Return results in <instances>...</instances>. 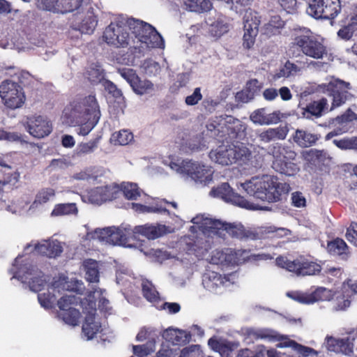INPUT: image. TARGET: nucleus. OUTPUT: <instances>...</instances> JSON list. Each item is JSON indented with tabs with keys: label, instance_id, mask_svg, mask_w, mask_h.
Returning a JSON list of instances; mask_svg holds the SVG:
<instances>
[{
	"label": "nucleus",
	"instance_id": "obj_1",
	"mask_svg": "<svg viewBox=\"0 0 357 357\" xmlns=\"http://www.w3.org/2000/svg\"><path fill=\"white\" fill-rule=\"evenodd\" d=\"M132 35L140 43L141 47L164 48L161 35L151 24L135 19L116 20L112 22L103 33V39L109 45L119 47L130 44Z\"/></svg>",
	"mask_w": 357,
	"mask_h": 357
},
{
	"label": "nucleus",
	"instance_id": "obj_2",
	"mask_svg": "<svg viewBox=\"0 0 357 357\" xmlns=\"http://www.w3.org/2000/svg\"><path fill=\"white\" fill-rule=\"evenodd\" d=\"M97 301L100 310L109 312L111 310L110 303L105 296V291L99 288L90 291L80 302L83 312L86 314L82 326V333L87 340L95 337L102 330L100 323L95 317Z\"/></svg>",
	"mask_w": 357,
	"mask_h": 357
},
{
	"label": "nucleus",
	"instance_id": "obj_3",
	"mask_svg": "<svg viewBox=\"0 0 357 357\" xmlns=\"http://www.w3.org/2000/svg\"><path fill=\"white\" fill-rule=\"evenodd\" d=\"M210 160L220 166L234 164L238 166H255L250 149L243 144H221L212 149L208 154Z\"/></svg>",
	"mask_w": 357,
	"mask_h": 357
},
{
	"label": "nucleus",
	"instance_id": "obj_4",
	"mask_svg": "<svg viewBox=\"0 0 357 357\" xmlns=\"http://www.w3.org/2000/svg\"><path fill=\"white\" fill-rule=\"evenodd\" d=\"M280 183L276 177L271 175H262L252 177L241 183L245 192L256 199L274 202L280 199Z\"/></svg>",
	"mask_w": 357,
	"mask_h": 357
},
{
	"label": "nucleus",
	"instance_id": "obj_5",
	"mask_svg": "<svg viewBox=\"0 0 357 357\" xmlns=\"http://www.w3.org/2000/svg\"><path fill=\"white\" fill-rule=\"evenodd\" d=\"M100 110L96 99L93 96L76 104L71 112L72 123L80 126L78 134L86 135L93 129L100 118Z\"/></svg>",
	"mask_w": 357,
	"mask_h": 357
},
{
	"label": "nucleus",
	"instance_id": "obj_6",
	"mask_svg": "<svg viewBox=\"0 0 357 357\" xmlns=\"http://www.w3.org/2000/svg\"><path fill=\"white\" fill-rule=\"evenodd\" d=\"M194 226L192 229H198L206 235L225 236L228 234L231 236L242 238L245 236L241 225H228L219 220L212 218L209 215H197L192 219Z\"/></svg>",
	"mask_w": 357,
	"mask_h": 357
},
{
	"label": "nucleus",
	"instance_id": "obj_7",
	"mask_svg": "<svg viewBox=\"0 0 357 357\" xmlns=\"http://www.w3.org/2000/svg\"><path fill=\"white\" fill-rule=\"evenodd\" d=\"M170 167L185 180L194 181L197 184L206 185L213 180L211 167L197 161L185 160L172 162Z\"/></svg>",
	"mask_w": 357,
	"mask_h": 357
},
{
	"label": "nucleus",
	"instance_id": "obj_8",
	"mask_svg": "<svg viewBox=\"0 0 357 357\" xmlns=\"http://www.w3.org/2000/svg\"><path fill=\"white\" fill-rule=\"evenodd\" d=\"M84 289L83 283L77 280H67L65 276L55 279L51 286L47 287V294L40 293L38 296L40 305L46 309L51 308L55 301L56 294L61 291L80 292Z\"/></svg>",
	"mask_w": 357,
	"mask_h": 357
},
{
	"label": "nucleus",
	"instance_id": "obj_9",
	"mask_svg": "<svg viewBox=\"0 0 357 357\" xmlns=\"http://www.w3.org/2000/svg\"><path fill=\"white\" fill-rule=\"evenodd\" d=\"M22 261L21 257H17L13 265L11 271L13 273V278H17L23 283H28L29 288L33 291H41L46 285L45 280L43 279V273L37 268L21 264Z\"/></svg>",
	"mask_w": 357,
	"mask_h": 357
},
{
	"label": "nucleus",
	"instance_id": "obj_10",
	"mask_svg": "<svg viewBox=\"0 0 357 357\" xmlns=\"http://www.w3.org/2000/svg\"><path fill=\"white\" fill-rule=\"evenodd\" d=\"M131 233L128 228L109 227L88 232L86 236L89 239H96L106 244L131 248L132 245L128 243Z\"/></svg>",
	"mask_w": 357,
	"mask_h": 357
},
{
	"label": "nucleus",
	"instance_id": "obj_11",
	"mask_svg": "<svg viewBox=\"0 0 357 357\" xmlns=\"http://www.w3.org/2000/svg\"><path fill=\"white\" fill-rule=\"evenodd\" d=\"M273 167L275 171L287 176H293L298 172L299 167L294 162L296 153L290 148L277 145L273 148Z\"/></svg>",
	"mask_w": 357,
	"mask_h": 357
},
{
	"label": "nucleus",
	"instance_id": "obj_12",
	"mask_svg": "<svg viewBox=\"0 0 357 357\" xmlns=\"http://www.w3.org/2000/svg\"><path fill=\"white\" fill-rule=\"evenodd\" d=\"M319 90L328 93L332 97V105L330 110L340 107L351 98L348 90L351 89L350 84L340 79L331 77L318 86Z\"/></svg>",
	"mask_w": 357,
	"mask_h": 357
},
{
	"label": "nucleus",
	"instance_id": "obj_13",
	"mask_svg": "<svg viewBox=\"0 0 357 357\" xmlns=\"http://www.w3.org/2000/svg\"><path fill=\"white\" fill-rule=\"evenodd\" d=\"M278 266L295 273L296 275H314L321 271V267L317 262L310 261L303 257H298L293 261L284 257L276 259Z\"/></svg>",
	"mask_w": 357,
	"mask_h": 357
},
{
	"label": "nucleus",
	"instance_id": "obj_14",
	"mask_svg": "<svg viewBox=\"0 0 357 357\" xmlns=\"http://www.w3.org/2000/svg\"><path fill=\"white\" fill-rule=\"evenodd\" d=\"M296 45L301 47L302 52L307 56L321 59L327 54V50L324 45L323 39L312 35L310 30H306L305 34L295 39Z\"/></svg>",
	"mask_w": 357,
	"mask_h": 357
},
{
	"label": "nucleus",
	"instance_id": "obj_15",
	"mask_svg": "<svg viewBox=\"0 0 357 357\" xmlns=\"http://www.w3.org/2000/svg\"><path fill=\"white\" fill-rule=\"evenodd\" d=\"M0 97L3 103L10 109L21 107L26 100L22 87L9 80L3 81L0 84Z\"/></svg>",
	"mask_w": 357,
	"mask_h": 357
},
{
	"label": "nucleus",
	"instance_id": "obj_16",
	"mask_svg": "<svg viewBox=\"0 0 357 357\" xmlns=\"http://www.w3.org/2000/svg\"><path fill=\"white\" fill-rule=\"evenodd\" d=\"M98 22L97 9L89 3L77 13L72 28L83 34H92Z\"/></svg>",
	"mask_w": 357,
	"mask_h": 357
},
{
	"label": "nucleus",
	"instance_id": "obj_17",
	"mask_svg": "<svg viewBox=\"0 0 357 357\" xmlns=\"http://www.w3.org/2000/svg\"><path fill=\"white\" fill-rule=\"evenodd\" d=\"M341 10L340 0H312L307 13L316 19H334Z\"/></svg>",
	"mask_w": 357,
	"mask_h": 357
},
{
	"label": "nucleus",
	"instance_id": "obj_18",
	"mask_svg": "<svg viewBox=\"0 0 357 357\" xmlns=\"http://www.w3.org/2000/svg\"><path fill=\"white\" fill-rule=\"evenodd\" d=\"M210 195L214 197L221 198L227 202H230L241 208L250 210L262 209L258 204L246 200L244 197L233 192L230 186L225 183L210 192Z\"/></svg>",
	"mask_w": 357,
	"mask_h": 357
},
{
	"label": "nucleus",
	"instance_id": "obj_19",
	"mask_svg": "<svg viewBox=\"0 0 357 357\" xmlns=\"http://www.w3.org/2000/svg\"><path fill=\"white\" fill-rule=\"evenodd\" d=\"M259 336L261 338H268L270 340H279L280 342L277 344V347L280 348L291 347L300 355L307 357L309 356H317L318 352L310 347L303 346L298 344L294 340H291L287 337H284L280 335L275 331L264 329L259 332Z\"/></svg>",
	"mask_w": 357,
	"mask_h": 357
},
{
	"label": "nucleus",
	"instance_id": "obj_20",
	"mask_svg": "<svg viewBox=\"0 0 357 357\" xmlns=\"http://www.w3.org/2000/svg\"><path fill=\"white\" fill-rule=\"evenodd\" d=\"M77 298L74 295H66L58 301V306L61 310L59 317L63 321L70 326H77L79 322L80 313L76 308Z\"/></svg>",
	"mask_w": 357,
	"mask_h": 357
},
{
	"label": "nucleus",
	"instance_id": "obj_21",
	"mask_svg": "<svg viewBox=\"0 0 357 357\" xmlns=\"http://www.w3.org/2000/svg\"><path fill=\"white\" fill-rule=\"evenodd\" d=\"M119 195V188L117 184L112 183L94 188L88 192L86 196L82 197L84 202L91 204H101L105 202L116 199Z\"/></svg>",
	"mask_w": 357,
	"mask_h": 357
},
{
	"label": "nucleus",
	"instance_id": "obj_22",
	"mask_svg": "<svg viewBox=\"0 0 357 357\" xmlns=\"http://www.w3.org/2000/svg\"><path fill=\"white\" fill-rule=\"evenodd\" d=\"M331 290L325 287H318L312 292L290 291L287 296L291 299L303 304H312L318 301H331L333 298Z\"/></svg>",
	"mask_w": 357,
	"mask_h": 357
},
{
	"label": "nucleus",
	"instance_id": "obj_23",
	"mask_svg": "<svg viewBox=\"0 0 357 357\" xmlns=\"http://www.w3.org/2000/svg\"><path fill=\"white\" fill-rule=\"evenodd\" d=\"M25 251L35 252L36 254L56 257L63 252L61 242L54 239L43 240L40 242L31 243L25 247Z\"/></svg>",
	"mask_w": 357,
	"mask_h": 357
},
{
	"label": "nucleus",
	"instance_id": "obj_24",
	"mask_svg": "<svg viewBox=\"0 0 357 357\" xmlns=\"http://www.w3.org/2000/svg\"><path fill=\"white\" fill-rule=\"evenodd\" d=\"M236 275L232 273L228 276H222L215 271H208L204 275L202 284L209 291L217 293L222 287H228L234 283Z\"/></svg>",
	"mask_w": 357,
	"mask_h": 357
},
{
	"label": "nucleus",
	"instance_id": "obj_25",
	"mask_svg": "<svg viewBox=\"0 0 357 357\" xmlns=\"http://www.w3.org/2000/svg\"><path fill=\"white\" fill-rule=\"evenodd\" d=\"M121 75L127 80L137 94H147L155 90L154 84L151 81L140 79L132 69L122 70Z\"/></svg>",
	"mask_w": 357,
	"mask_h": 357
},
{
	"label": "nucleus",
	"instance_id": "obj_26",
	"mask_svg": "<svg viewBox=\"0 0 357 357\" xmlns=\"http://www.w3.org/2000/svg\"><path fill=\"white\" fill-rule=\"evenodd\" d=\"M27 130L30 135L36 138L47 136L52 131L51 123L41 116H33L28 119Z\"/></svg>",
	"mask_w": 357,
	"mask_h": 357
},
{
	"label": "nucleus",
	"instance_id": "obj_27",
	"mask_svg": "<svg viewBox=\"0 0 357 357\" xmlns=\"http://www.w3.org/2000/svg\"><path fill=\"white\" fill-rule=\"evenodd\" d=\"M259 24V21L256 17L252 16L251 13L245 16L243 38V45L245 48L249 50L254 46L256 36L258 34Z\"/></svg>",
	"mask_w": 357,
	"mask_h": 357
},
{
	"label": "nucleus",
	"instance_id": "obj_28",
	"mask_svg": "<svg viewBox=\"0 0 357 357\" xmlns=\"http://www.w3.org/2000/svg\"><path fill=\"white\" fill-rule=\"evenodd\" d=\"M324 347L328 351L345 356L350 355L353 351V347L348 342L347 338H335L331 335H327L325 337Z\"/></svg>",
	"mask_w": 357,
	"mask_h": 357
},
{
	"label": "nucleus",
	"instance_id": "obj_29",
	"mask_svg": "<svg viewBox=\"0 0 357 357\" xmlns=\"http://www.w3.org/2000/svg\"><path fill=\"white\" fill-rule=\"evenodd\" d=\"M173 231L172 228L167 227L165 225H141L135 227L132 231L134 236L136 234H142L149 239L157 238L163 234Z\"/></svg>",
	"mask_w": 357,
	"mask_h": 357
},
{
	"label": "nucleus",
	"instance_id": "obj_30",
	"mask_svg": "<svg viewBox=\"0 0 357 357\" xmlns=\"http://www.w3.org/2000/svg\"><path fill=\"white\" fill-rule=\"evenodd\" d=\"M233 250L225 248L224 250H215L212 252L209 261L213 264H230V263H238L245 259L238 257H234Z\"/></svg>",
	"mask_w": 357,
	"mask_h": 357
},
{
	"label": "nucleus",
	"instance_id": "obj_31",
	"mask_svg": "<svg viewBox=\"0 0 357 357\" xmlns=\"http://www.w3.org/2000/svg\"><path fill=\"white\" fill-rule=\"evenodd\" d=\"M250 118L255 124H275L280 120V113L279 112H273L272 113L267 114L265 109L262 108L254 111L251 114Z\"/></svg>",
	"mask_w": 357,
	"mask_h": 357
},
{
	"label": "nucleus",
	"instance_id": "obj_32",
	"mask_svg": "<svg viewBox=\"0 0 357 357\" xmlns=\"http://www.w3.org/2000/svg\"><path fill=\"white\" fill-rule=\"evenodd\" d=\"M162 335L164 339L175 347L176 345L185 344L189 342L190 339L189 333L174 328H169L165 330Z\"/></svg>",
	"mask_w": 357,
	"mask_h": 357
},
{
	"label": "nucleus",
	"instance_id": "obj_33",
	"mask_svg": "<svg viewBox=\"0 0 357 357\" xmlns=\"http://www.w3.org/2000/svg\"><path fill=\"white\" fill-rule=\"evenodd\" d=\"M302 110V116L304 118L320 117L325 111L328 110V101L326 98L314 101L306 107L303 108Z\"/></svg>",
	"mask_w": 357,
	"mask_h": 357
},
{
	"label": "nucleus",
	"instance_id": "obj_34",
	"mask_svg": "<svg viewBox=\"0 0 357 357\" xmlns=\"http://www.w3.org/2000/svg\"><path fill=\"white\" fill-rule=\"evenodd\" d=\"M206 23L209 26L208 31L211 35L218 38L228 31V26L222 17L218 15L213 18L208 17Z\"/></svg>",
	"mask_w": 357,
	"mask_h": 357
},
{
	"label": "nucleus",
	"instance_id": "obj_35",
	"mask_svg": "<svg viewBox=\"0 0 357 357\" xmlns=\"http://www.w3.org/2000/svg\"><path fill=\"white\" fill-rule=\"evenodd\" d=\"M239 125L240 122L238 120H234L231 116H227L225 119H221L217 125L211 123L207 126V128L211 131L217 130L218 132H227L229 134L230 130H234Z\"/></svg>",
	"mask_w": 357,
	"mask_h": 357
},
{
	"label": "nucleus",
	"instance_id": "obj_36",
	"mask_svg": "<svg viewBox=\"0 0 357 357\" xmlns=\"http://www.w3.org/2000/svg\"><path fill=\"white\" fill-rule=\"evenodd\" d=\"M89 3H91L89 0H60L59 13L63 14L73 11L78 13Z\"/></svg>",
	"mask_w": 357,
	"mask_h": 357
},
{
	"label": "nucleus",
	"instance_id": "obj_37",
	"mask_svg": "<svg viewBox=\"0 0 357 357\" xmlns=\"http://www.w3.org/2000/svg\"><path fill=\"white\" fill-rule=\"evenodd\" d=\"M208 346L213 351L218 352L221 356L229 355V352L236 349L238 345L229 342L225 340H218L215 338H211L208 342Z\"/></svg>",
	"mask_w": 357,
	"mask_h": 357
},
{
	"label": "nucleus",
	"instance_id": "obj_38",
	"mask_svg": "<svg viewBox=\"0 0 357 357\" xmlns=\"http://www.w3.org/2000/svg\"><path fill=\"white\" fill-rule=\"evenodd\" d=\"M118 185L119 188V195L122 192L127 199L137 200L143 194V191L139 189L137 183L123 182L121 185Z\"/></svg>",
	"mask_w": 357,
	"mask_h": 357
},
{
	"label": "nucleus",
	"instance_id": "obj_39",
	"mask_svg": "<svg viewBox=\"0 0 357 357\" xmlns=\"http://www.w3.org/2000/svg\"><path fill=\"white\" fill-rule=\"evenodd\" d=\"M56 195L55 190L51 188L41 189L36 195L33 202L30 206L31 209H37L40 206L52 200Z\"/></svg>",
	"mask_w": 357,
	"mask_h": 357
},
{
	"label": "nucleus",
	"instance_id": "obj_40",
	"mask_svg": "<svg viewBox=\"0 0 357 357\" xmlns=\"http://www.w3.org/2000/svg\"><path fill=\"white\" fill-rule=\"evenodd\" d=\"M303 158L307 162L318 165L324 163L329 159V156L324 151L310 149L302 152Z\"/></svg>",
	"mask_w": 357,
	"mask_h": 357
},
{
	"label": "nucleus",
	"instance_id": "obj_41",
	"mask_svg": "<svg viewBox=\"0 0 357 357\" xmlns=\"http://www.w3.org/2000/svg\"><path fill=\"white\" fill-rule=\"evenodd\" d=\"M142 293L144 298L152 303L155 307L161 303V298L153 284L148 280H143L142 283Z\"/></svg>",
	"mask_w": 357,
	"mask_h": 357
},
{
	"label": "nucleus",
	"instance_id": "obj_42",
	"mask_svg": "<svg viewBox=\"0 0 357 357\" xmlns=\"http://www.w3.org/2000/svg\"><path fill=\"white\" fill-rule=\"evenodd\" d=\"M287 130L285 128H268L259 135L261 141L269 142L275 139H283L286 137Z\"/></svg>",
	"mask_w": 357,
	"mask_h": 357
},
{
	"label": "nucleus",
	"instance_id": "obj_43",
	"mask_svg": "<svg viewBox=\"0 0 357 357\" xmlns=\"http://www.w3.org/2000/svg\"><path fill=\"white\" fill-rule=\"evenodd\" d=\"M186 9L192 12L202 13L211 9L212 4L207 0H182Z\"/></svg>",
	"mask_w": 357,
	"mask_h": 357
},
{
	"label": "nucleus",
	"instance_id": "obj_44",
	"mask_svg": "<svg viewBox=\"0 0 357 357\" xmlns=\"http://www.w3.org/2000/svg\"><path fill=\"white\" fill-rule=\"evenodd\" d=\"M317 139L316 135L302 130H297L294 136V142L302 147L312 146Z\"/></svg>",
	"mask_w": 357,
	"mask_h": 357
},
{
	"label": "nucleus",
	"instance_id": "obj_45",
	"mask_svg": "<svg viewBox=\"0 0 357 357\" xmlns=\"http://www.w3.org/2000/svg\"><path fill=\"white\" fill-rule=\"evenodd\" d=\"M354 116L355 115L354 114V116L349 117L342 116V117L337 118L335 119V125L340 124V126L328 133L326 136V139H330L334 136L347 132L349 129L348 122L351 121L353 119H355L356 117Z\"/></svg>",
	"mask_w": 357,
	"mask_h": 357
},
{
	"label": "nucleus",
	"instance_id": "obj_46",
	"mask_svg": "<svg viewBox=\"0 0 357 357\" xmlns=\"http://www.w3.org/2000/svg\"><path fill=\"white\" fill-rule=\"evenodd\" d=\"M301 71L300 68L289 61L285 64L273 75V79L277 80L280 78H289L296 76Z\"/></svg>",
	"mask_w": 357,
	"mask_h": 357
},
{
	"label": "nucleus",
	"instance_id": "obj_47",
	"mask_svg": "<svg viewBox=\"0 0 357 357\" xmlns=\"http://www.w3.org/2000/svg\"><path fill=\"white\" fill-rule=\"evenodd\" d=\"M350 297L347 296V294L343 292L342 287L339 291L334 292L333 298L331 299L333 301V307L335 310H344L350 305Z\"/></svg>",
	"mask_w": 357,
	"mask_h": 357
},
{
	"label": "nucleus",
	"instance_id": "obj_48",
	"mask_svg": "<svg viewBox=\"0 0 357 357\" xmlns=\"http://www.w3.org/2000/svg\"><path fill=\"white\" fill-rule=\"evenodd\" d=\"M78 209L74 203L59 204L54 206L51 213L52 217L77 214Z\"/></svg>",
	"mask_w": 357,
	"mask_h": 357
},
{
	"label": "nucleus",
	"instance_id": "obj_49",
	"mask_svg": "<svg viewBox=\"0 0 357 357\" xmlns=\"http://www.w3.org/2000/svg\"><path fill=\"white\" fill-rule=\"evenodd\" d=\"M84 268L86 271V278L90 282L98 281L99 272L98 264L95 260L87 259L84 262Z\"/></svg>",
	"mask_w": 357,
	"mask_h": 357
},
{
	"label": "nucleus",
	"instance_id": "obj_50",
	"mask_svg": "<svg viewBox=\"0 0 357 357\" xmlns=\"http://www.w3.org/2000/svg\"><path fill=\"white\" fill-rule=\"evenodd\" d=\"M134 137L131 132L128 130H121L115 132L111 137V141L114 144L127 145L133 141Z\"/></svg>",
	"mask_w": 357,
	"mask_h": 357
},
{
	"label": "nucleus",
	"instance_id": "obj_51",
	"mask_svg": "<svg viewBox=\"0 0 357 357\" xmlns=\"http://www.w3.org/2000/svg\"><path fill=\"white\" fill-rule=\"evenodd\" d=\"M284 21L279 16H273L264 26L265 34L271 36L279 33L280 29L284 26Z\"/></svg>",
	"mask_w": 357,
	"mask_h": 357
},
{
	"label": "nucleus",
	"instance_id": "obj_52",
	"mask_svg": "<svg viewBox=\"0 0 357 357\" xmlns=\"http://www.w3.org/2000/svg\"><path fill=\"white\" fill-rule=\"evenodd\" d=\"M155 349L154 341H149L143 345H133L132 352L133 354L138 357H144L151 355Z\"/></svg>",
	"mask_w": 357,
	"mask_h": 357
},
{
	"label": "nucleus",
	"instance_id": "obj_53",
	"mask_svg": "<svg viewBox=\"0 0 357 357\" xmlns=\"http://www.w3.org/2000/svg\"><path fill=\"white\" fill-rule=\"evenodd\" d=\"M90 172L100 173V175H102L105 172V170L100 167L89 168L75 174L73 177L77 180L96 181L97 176L94 175L93 173L90 174Z\"/></svg>",
	"mask_w": 357,
	"mask_h": 357
},
{
	"label": "nucleus",
	"instance_id": "obj_54",
	"mask_svg": "<svg viewBox=\"0 0 357 357\" xmlns=\"http://www.w3.org/2000/svg\"><path fill=\"white\" fill-rule=\"evenodd\" d=\"M333 144L342 150L354 149L357 150V137H344L340 139H334Z\"/></svg>",
	"mask_w": 357,
	"mask_h": 357
},
{
	"label": "nucleus",
	"instance_id": "obj_55",
	"mask_svg": "<svg viewBox=\"0 0 357 357\" xmlns=\"http://www.w3.org/2000/svg\"><path fill=\"white\" fill-rule=\"evenodd\" d=\"M132 208L139 213H162L167 211V209L158 204L152 206H145L139 204H132Z\"/></svg>",
	"mask_w": 357,
	"mask_h": 357
},
{
	"label": "nucleus",
	"instance_id": "obj_56",
	"mask_svg": "<svg viewBox=\"0 0 357 357\" xmlns=\"http://www.w3.org/2000/svg\"><path fill=\"white\" fill-rule=\"evenodd\" d=\"M347 249V245L342 239L337 238L328 244V252L333 255H342Z\"/></svg>",
	"mask_w": 357,
	"mask_h": 357
},
{
	"label": "nucleus",
	"instance_id": "obj_57",
	"mask_svg": "<svg viewBox=\"0 0 357 357\" xmlns=\"http://www.w3.org/2000/svg\"><path fill=\"white\" fill-rule=\"evenodd\" d=\"M98 140H91L77 145L76 151L77 155L89 154L94 151L97 147Z\"/></svg>",
	"mask_w": 357,
	"mask_h": 357
},
{
	"label": "nucleus",
	"instance_id": "obj_58",
	"mask_svg": "<svg viewBox=\"0 0 357 357\" xmlns=\"http://www.w3.org/2000/svg\"><path fill=\"white\" fill-rule=\"evenodd\" d=\"M60 0H38V6L40 8L59 13Z\"/></svg>",
	"mask_w": 357,
	"mask_h": 357
},
{
	"label": "nucleus",
	"instance_id": "obj_59",
	"mask_svg": "<svg viewBox=\"0 0 357 357\" xmlns=\"http://www.w3.org/2000/svg\"><path fill=\"white\" fill-rule=\"evenodd\" d=\"M177 348L172 345L169 342H165L161 344L160 349L158 352L157 357H170L172 356H176Z\"/></svg>",
	"mask_w": 357,
	"mask_h": 357
},
{
	"label": "nucleus",
	"instance_id": "obj_60",
	"mask_svg": "<svg viewBox=\"0 0 357 357\" xmlns=\"http://www.w3.org/2000/svg\"><path fill=\"white\" fill-rule=\"evenodd\" d=\"M142 68L144 73L149 75H155L159 73L160 70L159 64L151 59L144 61L142 65Z\"/></svg>",
	"mask_w": 357,
	"mask_h": 357
},
{
	"label": "nucleus",
	"instance_id": "obj_61",
	"mask_svg": "<svg viewBox=\"0 0 357 357\" xmlns=\"http://www.w3.org/2000/svg\"><path fill=\"white\" fill-rule=\"evenodd\" d=\"M180 357H196L202 354L200 347L197 344L190 345L181 350Z\"/></svg>",
	"mask_w": 357,
	"mask_h": 357
},
{
	"label": "nucleus",
	"instance_id": "obj_62",
	"mask_svg": "<svg viewBox=\"0 0 357 357\" xmlns=\"http://www.w3.org/2000/svg\"><path fill=\"white\" fill-rule=\"evenodd\" d=\"M357 30L349 22L347 25L343 26L338 31L337 36L345 40H349Z\"/></svg>",
	"mask_w": 357,
	"mask_h": 357
},
{
	"label": "nucleus",
	"instance_id": "obj_63",
	"mask_svg": "<svg viewBox=\"0 0 357 357\" xmlns=\"http://www.w3.org/2000/svg\"><path fill=\"white\" fill-rule=\"evenodd\" d=\"M155 307L158 310H167L170 314H175L180 311L181 307L177 303H167L162 302L161 300V303L158 304Z\"/></svg>",
	"mask_w": 357,
	"mask_h": 357
},
{
	"label": "nucleus",
	"instance_id": "obj_64",
	"mask_svg": "<svg viewBox=\"0 0 357 357\" xmlns=\"http://www.w3.org/2000/svg\"><path fill=\"white\" fill-rule=\"evenodd\" d=\"M347 239L357 247V223L352 222L347 229L346 234Z\"/></svg>",
	"mask_w": 357,
	"mask_h": 357
}]
</instances>
